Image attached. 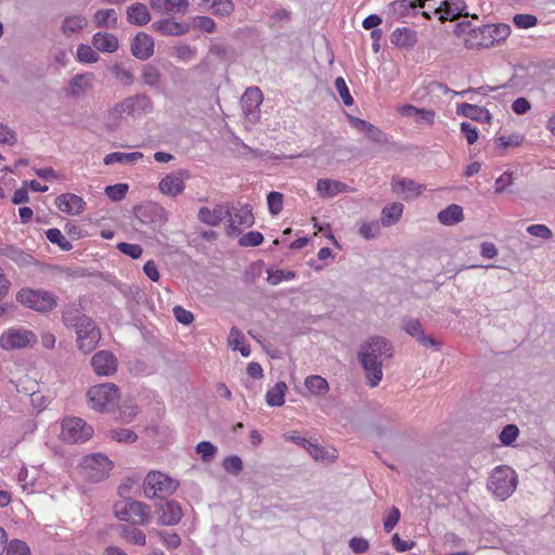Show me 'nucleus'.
Wrapping results in <instances>:
<instances>
[{"label": "nucleus", "instance_id": "nucleus-12", "mask_svg": "<svg viewBox=\"0 0 555 555\" xmlns=\"http://www.w3.org/2000/svg\"><path fill=\"white\" fill-rule=\"evenodd\" d=\"M190 177V171L186 169L172 171L159 181L158 189L163 194L176 197L184 190V179Z\"/></svg>", "mask_w": 555, "mask_h": 555}, {"label": "nucleus", "instance_id": "nucleus-26", "mask_svg": "<svg viewBox=\"0 0 555 555\" xmlns=\"http://www.w3.org/2000/svg\"><path fill=\"white\" fill-rule=\"evenodd\" d=\"M456 113L476 121L490 124L492 120V114L487 108L475 104L461 103L456 107Z\"/></svg>", "mask_w": 555, "mask_h": 555}, {"label": "nucleus", "instance_id": "nucleus-22", "mask_svg": "<svg viewBox=\"0 0 555 555\" xmlns=\"http://www.w3.org/2000/svg\"><path fill=\"white\" fill-rule=\"evenodd\" d=\"M130 50L134 57L147 60L154 53V39L145 33H138L131 42Z\"/></svg>", "mask_w": 555, "mask_h": 555}, {"label": "nucleus", "instance_id": "nucleus-6", "mask_svg": "<svg viewBox=\"0 0 555 555\" xmlns=\"http://www.w3.org/2000/svg\"><path fill=\"white\" fill-rule=\"evenodd\" d=\"M119 389L113 383H104L92 386L88 390V398L93 410L103 412L114 405L118 398Z\"/></svg>", "mask_w": 555, "mask_h": 555}, {"label": "nucleus", "instance_id": "nucleus-18", "mask_svg": "<svg viewBox=\"0 0 555 555\" xmlns=\"http://www.w3.org/2000/svg\"><path fill=\"white\" fill-rule=\"evenodd\" d=\"M78 349L83 353L92 352L100 339L101 333L94 322H90V326H86L76 331Z\"/></svg>", "mask_w": 555, "mask_h": 555}, {"label": "nucleus", "instance_id": "nucleus-41", "mask_svg": "<svg viewBox=\"0 0 555 555\" xmlns=\"http://www.w3.org/2000/svg\"><path fill=\"white\" fill-rule=\"evenodd\" d=\"M397 188L401 192H410L414 196H418L424 189L423 185L418 184L412 179L408 178H393L392 179V191L398 192Z\"/></svg>", "mask_w": 555, "mask_h": 555}, {"label": "nucleus", "instance_id": "nucleus-44", "mask_svg": "<svg viewBox=\"0 0 555 555\" xmlns=\"http://www.w3.org/2000/svg\"><path fill=\"white\" fill-rule=\"evenodd\" d=\"M109 20L112 21L113 27H115L117 16L113 9H100L93 15V22L96 27H107Z\"/></svg>", "mask_w": 555, "mask_h": 555}, {"label": "nucleus", "instance_id": "nucleus-14", "mask_svg": "<svg viewBox=\"0 0 555 555\" xmlns=\"http://www.w3.org/2000/svg\"><path fill=\"white\" fill-rule=\"evenodd\" d=\"M134 217L142 225H147L155 230L157 224L162 222L164 216V209L154 204L146 203L143 205H137L133 208Z\"/></svg>", "mask_w": 555, "mask_h": 555}, {"label": "nucleus", "instance_id": "nucleus-54", "mask_svg": "<svg viewBox=\"0 0 555 555\" xmlns=\"http://www.w3.org/2000/svg\"><path fill=\"white\" fill-rule=\"evenodd\" d=\"M267 273H268V282L272 285H278L279 283H281L284 280L288 281L296 276L295 271L268 269Z\"/></svg>", "mask_w": 555, "mask_h": 555}, {"label": "nucleus", "instance_id": "nucleus-43", "mask_svg": "<svg viewBox=\"0 0 555 555\" xmlns=\"http://www.w3.org/2000/svg\"><path fill=\"white\" fill-rule=\"evenodd\" d=\"M209 53L217 56L222 62H232L236 59L235 49L224 43H214L209 48Z\"/></svg>", "mask_w": 555, "mask_h": 555}, {"label": "nucleus", "instance_id": "nucleus-29", "mask_svg": "<svg viewBox=\"0 0 555 555\" xmlns=\"http://www.w3.org/2000/svg\"><path fill=\"white\" fill-rule=\"evenodd\" d=\"M92 74H77L69 80L67 94L79 96L86 93L92 86Z\"/></svg>", "mask_w": 555, "mask_h": 555}, {"label": "nucleus", "instance_id": "nucleus-9", "mask_svg": "<svg viewBox=\"0 0 555 555\" xmlns=\"http://www.w3.org/2000/svg\"><path fill=\"white\" fill-rule=\"evenodd\" d=\"M155 513L158 515L157 524L160 526H175L183 516L181 505L168 498L155 503Z\"/></svg>", "mask_w": 555, "mask_h": 555}, {"label": "nucleus", "instance_id": "nucleus-19", "mask_svg": "<svg viewBox=\"0 0 555 555\" xmlns=\"http://www.w3.org/2000/svg\"><path fill=\"white\" fill-rule=\"evenodd\" d=\"M466 3L464 0H443L438 7L434 8V13H440L441 23L446 21H455L460 16H468L465 12Z\"/></svg>", "mask_w": 555, "mask_h": 555}, {"label": "nucleus", "instance_id": "nucleus-64", "mask_svg": "<svg viewBox=\"0 0 555 555\" xmlns=\"http://www.w3.org/2000/svg\"><path fill=\"white\" fill-rule=\"evenodd\" d=\"M364 133L367 138L378 145H385L388 143L387 135L377 127L370 124Z\"/></svg>", "mask_w": 555, "mask_h": 555}, {"label": "nucleus", "instance_id": "nucleus-52", "mask_svg": "<svg viewBox=\"0 0 555 555\" xmlns=\"http://www.w3.org/2000/svg\"><path fill=\"white\" fill-rule=\"evenodd\" d=\"M7 555H30V548L26 542L22 540H12L7 543Z\"/></svg>", "mask_w": 555, "mask_h": 555}, {"label": "nucleus", "instance_id": "nucleus-17", "mask_svg": "<svg viewBox=\"0 0 555 555\" xmlns=\"http://www.w3.org/2000/svg\"><path fill=\"white\" fill-rule=\"evenodd\" d=\"M93 371L99 376H111L117 371V359L112 351H98L91 359Z\"/></svg>", "mask_w": 555, "mask_h": 555}, {"label": "nucleus", "instance_id": "nucleus-15", "mask_svg": "<svg viewBox=\"0 0 555 555\" xmlns=\"http://www.w3.org/2000/svg\"><path fill=\"white\" fill-rule=\"evenodd\" d=\"M359 354H369L372 359L379 357L391 358L392 346L388 339L382 336H372L361 345Z\"/></svg>", "mask_w": 555, "mask_h": 555}, {"label": "nucleus", "instance_id": "nucleus-31", "mask_svg": "<svg viewBox=\"0 0 555 555\" xmlns=\"http://www.w3.org/2000/svg\"><path fill=\"white\" fill-rule=\"evenodd\" d=\"M2 254L20 267H30L37 263L33 255L13 245L5 246Z\"/></svg>", "mask_w": 555, "mask_h": 555}, {"label": "nucleus", "instance_id": "nucleus-10", "mask_svg": "<svg viewBox=\"0 0 555 555\" xmlns=\"http://www.w3.org/2000/svg\"><path fill=\"white\" fill-rule=\"evenodd\" d=\"M255 223L253 208L246 204L241 206L234 215L228 216L227 235L231 237L238 236L242 233L241 227L250 228Z\"/></svg>", "mask_w": 555, "mask_h": 555}, {"label": "nucleus", "instance_id": "nucleus-24", "mask_svg": "<svg viewBox=\"0 0 555 555\" xmlns=\"http://www.w3.org/2000/svg\"><path fill=\"white\" fill-rule=\"evenodd\" d=\"M228 216H230V208L225 205H216L214 209L202 207L197 214L198 220L210 227L219 225L223 219H228Z\"/></svg>", "mask_w": 555, "mask_h": 555}, {"label": "nucleus", "instance_id": "nucleus-46", "mask_svg": "<svg viewBox=\"0 0 555 555\" xmlns=\"http://www.w3.org/2000/svg\"><path fill=\"white\" fill-rule=\"evenodd\" d=\"M196 453L201 456L202 461L209 463L217 454V447L210 441H202L195 447Z\"/></svg>", "mask_w": 555, "mask_h": 555}, {"label": "nucleus", "instance_id": "nucleus-25", "mask_svg": "<svg viewBox=\"0 0 555 555\" xmlns=\"http://www.w3.org/2000/svg\"><path fill=\"white\" fill-rule=\"evenodd\" d=\"M152 28L165 36H183L190 31L191 25L188 23H178L171 18H163L154 22Z\"/></svg>", "mask_w": 555, "mask_h": 555}, {"label": "nucleus", "instance_id": "nucleus-32", "mask_svg": "<svg viewBox=\"0 0 555 555\" xmlns=\"http://www.w3.org/2000/svg\"><path fill=\"white\" fill-rule=\"evenodd\" d=\"M88 20L85 15L74 14L66 16L61 25V31L64 36L70 37L79 30L86 28Z\"/></svg>", "mask_w": 555, "mask_h": 555}, {"label": "nucleus", "instance_id": "nucleus-51", "mask_svg": "<svg viewBox=\"0 0 555 555\" xmlns=\"http://www.w3.org/2000/svg\"><path fill=\"white\" fill-rule=\"evenodd\" d=\"M412 4L409 0H396L389 3V9L393 17L399 18L412 13Z\"/></svg>", "mask_w": 555, "mask_h": 555}, {"label": "nucleus", "instance_id": "nucleus-13", "mask_svg": "<svg viewBox=\"0 0 555 555\" xmlns=\"http://www.w3.org/2000/svg\"><path fill=\"white\" fill-rule=\"evenodd\" d=\"M62 322L66 327H73L75 331L90 326L91 318L81 310L78 302H69L62 308Z\"/></svg>", "mask_w": 555, "mask_h": 555}, {"label": "nucleus", "instance_id": "nucleus-30", "mask_svg": "<svg viewBox=\"0 0 555 555\" xmlns=\"http://www.w3.org/2000/svg\"><path fill=\"white\" fill-rule=\"evenodd\" d=\"M127 21L135 26H144L151 21V14L143 3H134L127 9Z\"/></svg>", "mask_w": 555, "mask_h": 555}, {"label": "nucleus", "instance_id": "nucleus-28", "mask_svg": "<svg viewBox=\"0 0 555 555\" xmlns=\"http://www.w3.org/2000/svg\"><path fill=\"white\" fill-rule=\"evenodd\" d=\"M92 44L96 50L107 53L115 52L119 47L118 39L115 35L102 31L93 35Z\"/></svg>", "mask_w": 555, "mask_h": 555}, {"label": "nucleus", "instance_id": "nucleus-37", "mask_svg": "<svg viewBox=\"0 0 555 555\" xmlns=\"http://www.w3.org/2000/svg\"><path fill=\"white\" fill-rule=\"evenodd\" d=\"M287 386L284 382H278L271 389L266 393V402L270 406H282L285 402V392Z\"/></svg>", "mask_w": 555, "mask_h": 555}, {"label": "nucleus", "instance_id": "nucleus-47", "mask_svg": "<svg viewBox=\"0 0 555 555\" xmlns=\"http://www.w3.org/2000/svg\"><path fill=\"white\" fill-rule=\"evenodd\" d=\"M222 467L230 475L238 476L243 470V461L238 455H230L223 460Z\"/></svg>", "mask_w": 555, "mask_h": 555}, {"label": "nucleus", "instance_id": "nucleus-63", "mask_svg": "<svg viewBox=\"0 0 555 555\" xmlns=\"http://www.w3.org/2000/svg\"><path fill=\"white\" fill-rule=\"evenodd\" d=\"M380 232V227L377 221L372 222H364L361 224L359 229V233L365 238V240H372L378 236Z\"/></svg>", "mask_w": 555, "mask_h": 555}, {"label": "nucleus", "instance_id": "nucleus-34", "mask_svg": "<svg viewBox=\"0 0 555 555\" xmlns=\"http://www.w3.org/2000/svg\"><path fill=\"white\" fill-rule=\"evenodd\" d=\"M189 0H151V8L158 13H166L171 10L185 13L189 8Z\"/></svg>", "mask_w": 555, "mask_h": 555}, {"label": "nucleus", "instance_id": "nucleus-50", "mask_svg": "<svg viewBox=\"0 0 555 555\" xmlns=\"http://www.w3.org/2000/svg\"><path fill=\"white\" fill-rule=\"evenodd\" d=\"M105 195L113 202H119L125 198L128 192V184L117 183L105 188Z\"/></svg>", "mask_w": 555, "mask_h": 555}, {"label": "nucleus", "instance_id": "nucleus-48", "mask_svg": "<svg viewBox=\"0 0 555 555\" xmlns=\"http://www.w3.org/2000/svg\"><path fill=\"white\" fill-rule=\"evenodd\" d=\"M112 74L124 85V86H132L134 82V76L130 69H126L121 66V64H115L111 68Z\"/></svg>", "mask_w": 555, "mask_h": 555}, {"label": "nucleus", "instance_id": "nucleus-3", "mask_svg": "<svg viewBox=\"0 0 555 555\" xmlns=\"http://www.w3.org/2000/svg\"><path fill=\"white\" fill-rule=\"evenodd\" d=\"M16 300L24 307L40 313H48L57 306V297L44 289L22 288L16 294Z\"/></svg>", "mask_w": 555, "mask_h": 555}, {"label": "nucleus", "instance_id": "nucleus-61", "mask_svg": "<svg viewBox=\"0 0 555 555\" xmlns=\"http://www.w3.org/2000/svg\"><path fill=\"white\" fill-rule=\"evenodd\" d=\"M335 88L339 94V96L341 98L344 104L346 106H351L353 104V98L351 96L350 92H349V89L347 87V83L346 81L344 80L343 77H337L335 79Z\"/></svg>", "mask_w": 555, "mask_h": 555}, {"label": "nucleus", "instance_id": "nucleus-2", "mask_svg": "<svg viewBox=\"0 0 555 555\" xmlns=\"http://www.w3.org/2000/svg\"><path fill=\"white\" fill-rule=\"evenodd\" d=\"M115 516L133 526H145L150 521V506L143 502L126 498L114 504Z\"/></svg>", "mask_w": 555, "mask_h": 555}, {"label": "nucleus", "instance_id": "nucleus-36", "mask_svg": "<svg viewBox=\"0 0 555 555\" xmlns=\"http://www.w3.org/2000/svg\"><path fill=\"white\" fill-rule=\"evenodd\" d=\"M438 220L444 225L456 224L463 220V209L456 204H451L446 209L439 211Z\"/></svg>", "mask_w": 555, "mask_h": 555}, {"label": "nucleus", "instance_id": "nucleus-39", "mask_svg": "<svg viewBox=\"0 0 555 555\" xmlns=\"http://www.w3.org/2000/svg\"><path fill=\"white\" fill-rule=\"evenodd\" d=\"M143 157V154L140 152H131V153H121V152H113L107 154L104 157V164L105 165H113V164H133L137 160L141 159Z\"/></svg>", "mask_w": 555, "mask_h": 555}, {"label": "nucleus", "instance_id": "nucleus-59", "mask_svg": "<svg viewBox=\"0 0 555 555\" xmlns=\"http://www.w3.org/2000/svg\"><path fill=\"white\" fill-rule=\"evenodd\" d=\"M191 27L211 34L216 30V23L209 16H195L192 20Z\"/></svg>", "mask_w": 555, "mask_h": 555}, {"label": "nucleus", "instance_id": "nucleus-23", "mask_svg": "<svg viewBox=\"0 0 555 555\" xmlns=\"http://www.w3.org/2000/svg\"><path fill=\"white\" fill-rule=\"evenodd\" d=\"M56 207L68 215H79L83 211L86 202L73 193L61 194L55 198Z\"/></svg>", "mask_w": 555, "mask_h": 555}, {"label": "nucleus", "instance_id": "nucleus-53", "mask_svg": "<svg viewBox=\"0 0 555 555\" xmlns=\"http://www.w3.org/2000/svg\"><path fill=\"white\" fill-rule=\"evenodd\" d=\"M519 435V429L514 424H508L503 427L499 438L502 444L512 446Z\"/></svg>", "mask_w": 555, "mask_h": 555}, {"label": "nucleus", "instance_id": "nucleus-49", "mask_svg": "<svg viewBox=\"0 0 555 555\" xmlns=\"http://www.w3.org/2000/svg\"><path fill=\"white\" fill-rule=\"evenodd\" d=\"M283 194L272 191L267 196L268 209L272 216L279 215L283 209Z\"/></svg>", "mask_w": 555, "mask_h": 555}, {"label": "nucleus", "instance_id": "nucleus-58", "mask_svg": "<svg viewBox=\"0 0 555 555\" xmlns=\"http://www.w3.org/2000/svg\"><path fill=\"white\" fill-rule=\"evenodd\" d=\"M196 54V49L189 44H180L172 48L171 55L180 61L189 62Z\"/></svg>", "mask_w": 555, "mask_h": 555}, {"label": "nucleus", "instance_id": "nucleus-20", "mask_svg": "<svg viewBox=\"0 0 555 555\" xmlns=\"http://www.w3.org/2000/svg\"><path fill=\"white\" fill-rule=\"evenodd\" d=\"M479 33L482 35V40L477 42V44L481 47H489L494 42H500L506 39L511 34V27L507 24H488L479 27Z\"/></svg>", "mask_w": 555, "mask_h": 555}, {"label": "nucleus", "instance_id": "nucleus-8", "mask_svg": "<svg viewBox=\"0 0 555 555\" xmlns=\"http://www.w3.org/2000/svg\"><path fill=\"white\" fill-rule=\"evenodd\" d=\"M93 435L92 426L88 425L82 418L72 417L62 422L61 438L65 442H83Z\"/></svg>", "mask_w": 555, "mask_h": 555}, {"label": "nucleus", "instance_id": "nucleus-60", "mask_svg": "<svg viewBox=\"0 0 555 555\" xmlns=\"http://www.w3.org/2000/svg\"><path fill=\"white\" fill-rule=\"evenodd\" d=\"M211 9L215 15L228 16L234 11V4L231 0H214Z\"/></svg>", "mask_w": 555, "mask_h": 555}, {"label": "nucleus", "instance_id": "nucleus-16", "mask_svg": "<svg viewBox=\"0 0 555 555\" xmlns=\"http://www.w3.org/2000/svg\"><path fill=\"white\" fill-rule=\"evenodd\" d=\"M35 340V334L26 330H10L1 335L0 346L5 350L24 348Z\"/></svg>", "mask_w": 555, "mask_h": 555}, {"label": "nucleus", "instance_id": "nucleus-5", "mask_svg": "<svg viewBox=\"0 0 555 555\" xmlns=\"http://www.w3.org/2000/svg\"><path fill=\"white\" fill-rule=\"evenodd\" d=\"M516 487L517 475L511 467L505 465L498 466L491 473L488 489L496 498L501 500L507 499L516 490Z\"/></svg>", "mask_w": 555, "mask_h": 555}, {"label": "nucleus", "instance_id": "nucleus-11", "mask_svg": "<svg viewBox=\"0 0 555 555\" xmlns=\"http://www.w3.org/2000/svg\"><path fill=\"white\" fill-rule=\"evenodd\" d=\"M262 93L258 87L247 88L241 98L242 109L249 121L256 122L260 118V105L262 103Z\"/></svg>", "mask_w": 555, "mask_h": 555}, {"label": "nucleus", "instance_id": "nucleus-57", "mask_svg": "<svg viewBox=\"0 0 555 555\" xmlns=\"http://www.w3.org/2000/svg\"><path fill=\"white\" fill-rule=\"evenodd\" d=\"M402 328L415 339L424 332L420 320L414 318H404Z\"/></svg>", "mask_w": 555, "mask_h": 555}, {"label": "nucleus", "instance_id": "nucleus-21", "mask_svg": "<svg viewBox=\"0 0 555 555\" xmlns=\"http://www.w3.org/2000/svg\"><path fill=\"white\" fill-rule=\"evenodd\" d=\"M358 359L365 371L366 383L370 387H376L383 378V363L372 359L369 354H358Z\"/></svg>", "mask_w": 555, "mask_h": 555}, {"label": "nucleus", "instance_id": "nucleus-33", "mask_svg": "<svg viewBox=\"0 0 555 555\" xmlns=\"http://www.w3.org/2000/svg\"><path fill=\"white\" fill-rule=\"evenodd\" d=\"M348 185L336 180L320 179L317 182V191L322 197H334L339 193L346 192Z\"/></svg>", "mask_w": 555, "mask_h": 555}, {"label": "nucleus", "instance_id": "nucleus-38", "mask_svg": "<svg viewBox=\"0 0 555 555\" xmlns=\"http://www.w3.org/2000/svg\"><path fill=\"white\" fill-rule=\"evenodd\" d=\"M117 530L120 537H122L124 539H126L127 541L134 545L143 546L146 544L145 533L140 529L127 525H120Z\"/></svg>", "mask_w": 555, "mask_h": 555}, {"label": "nucleus", "instance_id": "nucleus-45", "mask_svg": "<svg viewBox=\"0 0 555 555\" xmlns=\"http://www.w3.org/2000/svg\"><path fill=\"white\" fill-rule=\"evenodd\" d=\"M46 237L52 243L57 245L62 250L68 251L73 248V245L69 241L65 238L62 232L56 229H49L46 231Z\"/></svg>", "mask_w": 555, "mask_h": 555}, {"label": "nucleus", "instance_id": "nucleus-1", "mask_svg": "<svg viewBox=\"0 0 555 555\" xmlns=\"http://www.w3.org/2000/svg\"><path fill=\"white\" fill-rule=\"evenodd\" d=\"M154 109V103L146 93H137L116 103L109 109V116L114 119L121 118L125 114L128 116H141L151 114Z\"/></svg>", "mask_w": 555, "mask_h": 555}, {"label": "nucleus", "instance_id": "nucleus-62", "mask_svg": "<svg viewBox=\"0 0 555 555\" xmlns=\"http://www.w3.org/2000/svg\"><path fill=\"white\" fill-rule=\"evenodd\" d=\"M117 249L124 254L129 256L132 259H138L142 256L143 248L139 244H130V243H118Z\"/></svg>", "mask_w": 555, "mask_h": 555}, {"label": "nucleus", "instance_id": "nucleus-4", "mask_svg": "<svg viewBox=\"0 0 555 555\" xmlns=\"http://www.w3.org/2000/svg\"><path fill=\"white\" fill-rule=\"evenodd\" d=\"M178 487L179 482L176 479L158 470L150 472L143 481L144 495L150 499H167Z\"/></svg>", "mask_w": 555, "mask_h": 555}, {"label": "nucleus", "instance_id": "nucleus-7", "mask_svg": "<svg viewBox=\"0 0 555 555\" xmlns=\"http://www.w3.org/2000/svg\"><path fill=\"white\" fill-rule=\"evenodd\" d=\"M81 467L87 479L92 482H99L108 476L113 463L106 455L95 453L86 455L82 459Z\"/></svg>", "mask_w": 555, "mask_h": 555}, {"label": "nucleus", "instance_id": "nucleus-40", "mask_svg": "<svg viewBox=\"0 0 555 555\" xmlns=\"http://www.w3.org/2000/svg\"><path fill=\"white\" fill-rule=\"evenodd\" d=\"M306 388L314 396H323L328 389V383L320 375H309L305 379Z\"/></svg>", "mask_w": 555, "mask_h": 555}, {"label": "nucleus", "instance_id": "nucleus-35", "mask_svg": "<svg viewBox=\"0 0 555 555\" xmlns=\"http://www.w3.org/2000/svg\"><path fill=\"white\" fill-rule=\"evenodd\" d=\"M403 205L401 203H391L382 209V224L384 227H391L396 224L402 217Z\"/></svg>", "mask_w": 555, "mask_h": 555}, {"label": "nucleus", "instance_id": "nucleus-56", "mask_svg": "<svg viewBox=\"0 0 555 555\" xmlns=\"http://www.w3.org/2000/svg\"><path fill=\"white\" fill-rule=\"evenodd\" d=\"M264 237L258 231H250L238 240V245L242 247H256L262 244Z\"/></svg>", "mask_w": 555, "mask_h": 555}, {"label": "nucleus", "instance_id": "nucleus-27", "mask_svg": "<svg viewBox=\"0 0 555 555\" xmlns=\"http://www.w3.org/2000/svg\"><path fill=\"white\" fill-rule=\"evenodd\" d=\"M390 41L397 48L409 50L416 44L417 34L408 27L397 28L391 33Z\"/></svg>", "mask_w": 555, "mask_h": 555}, {"label": "nucleus", "instance_id": "nucleus-42", "mask_svg": "<svg viewBox=\"0 0 555 555\" xmlns=\"http://www.w3.org/2000/svg\"><path fill=\"white\" fill-rule=\"evenodd\" d=\"M141 79L144 85L151 88H157L160 83L162 73L152 64H145L141 70Z\"/></svg>", "mask_w": 555, "mask_h": 555}, {"label": "nucleus", "instance_id": "nucleus-55", "mask_svg": "<svg viewBox=\"0 0 555 555\" xmlns=\"http://www.w3.org/2000/svg\"><path fill=\"white\" fill-rule=\"evenodd\" d=\"M77 59L81 63H95L99 60V55L90 46L79 44L77 48Z\"/></svg>", "mask_w": 555, "mask_h": 555}]
</instances>
